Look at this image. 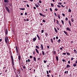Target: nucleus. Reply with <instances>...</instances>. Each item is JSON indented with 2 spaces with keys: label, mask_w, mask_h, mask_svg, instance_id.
I'll list each match as a JSON object with an SVG mask.
<instances>
[{
  "label": "nucleus",
  "mask_w": 77,
  "mask_h": 77,
  "mask_svg": "<svg viewBox=\"0 0 77 77\" xmlns=\"http://www.w3.org/2000/svg\"><path fill=\"white\" fill-rule=\"evenodd\" d=\"M6 10H7L8 12H9V9L8 7H6Z\"/></svg>",
  "instance_id": "nucleus-2"
},
{
  "label": "nucleus",
  "mask_w": 77,
  "mask_h": 77,
  "mask_svg": "<svg viewBox=\"0 0 77 77\" xmlns=\"http://www.w3.org/2000/svg\"><path fill=\"white\" fill-rule=\"evenodd\" d=\"M57 22L56 23L57 24H59V21H58L57 20Z\"/></svg>",
  "instance_id": "nucleus-26"
},
{
  "label": "nucleus",
  "mask_w": 77,
  "mask_h": 77,
  "mask_svg": "<svg viewBox=\"0 0 77 77\" xmlns=\"http://www.w3.org/2000/svg\"><path fill=\"white\" fill-rule=\"evenodd\" d=\"M54 14L55 16H56V17H57V14H56V13L54 12Z\"/></svg>",
  "instance_id": "nucleus-42"
},
{
  "label": "nucleus",
  "mask_w": 77,
  "mask_h": 77,
  "mask_svg": "<svg viewBox=\"0 0 77 77\" xmlns=\"http://www.w3.org/2000/svg\"><path fill=\"white\" fill-rule=\"evenodd\" d=\"M58 38H59L58 37V36L56 37V39H58Z\"/></svg>",
  "instance_id": "nucleus-61"
},
{
  "label": "nucleus",
  "mask_w": 77,
  "mask_h": 77,
  "mask_svg": "<svg viewBox=\"0 0 77 77\" xmlns=\"http://www.w3.org/2000/svg\"><path fill=\"white\" fill-rule=\"evenodd\" d=\"M4 2L5 3H9V0H4Z\"/></svg>",
  "instance_id": "nucleus-3"
},
{
  "label": "nucleus",
  "mask_w": 77,
  "mask_h": 77,
  "mask_svg": "<svg viewBox=\"0 0 77 77\" xmlns=\"http://www.w3.org/2000/svg\"><path fill=\"white\" fill-rule=\"evenodd\" d=\"M41 47L42 50H43V45L42 44H41Z\"/></svg>",
  "instance_id": "nucleus-12"
},
{
  "label": "nucleus",
  "mask_w": 77,
  "mask_h": 77,
  "mask_svg": "<svg viewBox=\"0 0 77 77\" xmlns=\"http://www.w3.org/2000/svg\"><path fill=\"white\" fill-rule=\"evenodd\" d=\"M66 54L68 56H69V55H70V54H69V53H67Z\"/></svg>",
  "instance_id": "nucleus-36"
},
{
  "label": "nucleus",
  "mask_w": 77,
  "mask_h": 77,
  "mask_svg": "<svg viewBox=\"0 0 77 77\" xmlns=\"http://www.w3.org/2000/svg\"><path fill=\"white\" fill-rule=\"evenodd\" d=\"M69 24L70 26H71V22H70V21L69 20Z\"/></svg>",
  "instance_id": "nucleus-22"
},
{
  "label": "nucleus",
  "mask_w": 77,
  "mask_h": 77,
  "mask_svg": "<svg viewBox=\"0 0 77 77\" xmlns=\"http://www.w3.org/2000/svg\"><path fill=\"white\" fill-rule=\"evenodd\" d=\"M74 51L75 53L76 54H77V51H76L75 49H74Z\"/></svg>",
  "instance_id": "nucleus-13"
},
{
  "label": "nucleus",
  "mask_w": 77,
  "mask_h": 77,
  "mask_svg": "<svg viewBox=\"0 0 77 77\" xmlns=\"http://www.w3.org/2000/svg\"><path fill=\"white\" fill-rule=\"evenodd\" d=\"M61 22L63 25H64V22L63 21V20H61Z\"/></svg>",
  "instance_id": "nucleus-15"
},
{
  "label": "nucleus",
  "mask_w": 77,
  "mask_h": 77,
  "mask_svg": "<svg viewBox=\"0 0 77 77\" xmlns=\"http://www.w3.org/2000/svg\"><path fill=\"white\" fill-rule=\"evenodd\" d=\"M33 8L34 9H36V7H34Z\"/></svg>",
  "instance_id": "nucleus-64"
},
{
  "label": "nucleus",
  "mask_w": 77,
  "mask_h": 77,
  "mask_svg": "<svg viewBox=\"0 0 77 77\" xmlns=\"http://www.w3.org/2000/svg\"><path fill=\"white\" fill-rule=\"evenodd\" d=\"M39 14L40 15H41V16H42V14L41 13H39Z\"/></svg>",
  "instance_id": "nucleus-50"
},
{
  "label": "nucleus",
  "mask_w": 77,
  "mask_h": 77,
  "mask_svg": "<svg viewBox=\"0 0 77 77\" xmlns=\"http://www.w3.org/2000/svg\"><path fill=\"white\" fill-rule=\"evenodd\" d=\"M16 51H17V54H18V50Z\"/></svg>",
  "instance_id": "nucleus-56"
},
{
  "label": "nucleus",
  "mask_w": 77,
  "mask_h": 77,
  "mask_svg": "<svg viewBox=\"0 0 77 77\" xmlns=\"http://www.w3.org/2000/svg\"><path fill=\"white\" fill-rule=\"evenodd\" d=\"M61 7H63V8H65V6H63V5H61Z\"/></svg>",
  "instance_id": "nucleus-51"
},
{
  "label": "nucleus",
  "mask_w": 77,
  "mask_h": 77,
  "mask_svg": "<svg viewBox=\"0 0 77 77\" xmlns=\"http://www.w3.org/2000/svg\"><path fill=\"white\" fill-rule=\"evenodd\" d=\"M43 22V23H45V22L46 21L45 20H42Z\"/></svg>",
  "instance_id": "nucleus-38"
},
{
  "label": "nucleus",
  "mask_w": 77,
  "mask_h": 77,
  "mask_svg": "<svg viewBox=\"0 0 77 77\" xmlns=\"http://www.w3.org/2000/svg\"><path fill=\"white\" fill-rule=\"evenodd\" d=\"M8 30L6 29V35H8Z\"/></svg>",
  "instance_id": "nucleus-25"
},
{
  "label": "nucleus",
  "mask_w": 77,
  "mask_h": 77,
  "mask_svg": "<svg viewBox=\"0 0 77 77\" xmlns=\"http://www.w3.org/2000/svg\"><path fill=\"white\" fill-rule=\"evenodd\" d=\"M55 10L56 11H57V8H55Z\"/></svg>",
  "instance_id": "nucleus-59"
},
{
  "label": "nucleus",
  "mask_w": 77,
  "mask_h": 77,
  "mask_svg": "<svg viewBox=\"0 0 77 77\" xmlns=\"http://www.w3.org/2000/svg\"><path fill=\"white\" fill-rule=\"evenodd\" d=\"M35 40H36V38H35L33 39V41L35 42Z\"/></svg>",
  "instance_id": "nucleus-21"
},
{
  "label": "nucleus",
  "mask_w": 77,
  "mask_h": 77,
  "mask_svg": "<svg viewBox=\"0 0 77 77\" xmlns=\"http://www.w3.org/2000/svg\"><path fill=\"white\" fill-rule=\"evenodd\" d=\"M54 29L56 33H57V29H56V28H54Z\"/></svg>",
  "instance_id": "nucleus-9"
},
{
  "label": "nucleus",
  "mask_w": 77,
  "mask_h": 77,
  "mask_svg": "<svg viewBox=\"0 0 77 77\" xmlns=\"http://www.w3.org/2000/svg\"><path fill=\"white\" fill-rule=\"evenodd\" d=\"M47 76H48V77H50V75H47Z\"/></svg>",
  "instance_id": "nucleus-63"
},
{
  "label": "nucleus",
  "mask_w": 77,
  "mask_h": 77,
  "mask_svg": "<svg viewBox=\"0 0 77 77\" xmlns=\"http://www.w3.org/2000/svg\"><path fill=\"white\" fill-rule=\"evenodd\" d=\"M11 58L12 60L13 61V60H14V59H13V56L12 55H11Z\"/></svg>",
  "instance_id": "nucleus-28"
},
{
  "label": "nucleus",
  "mask_w": 77,
  "mask_h": 77,
  "mask_svg": "<svg viewBox=\"0 0 77 77\" xmlns=\"http://www.w3.org/2000/svg\"><path fill=\"white\" fill-rule=\"evenodd\" d=\"M25 15H27V12L25 13Z\"/></svg>",
  "instance_id": "nucleus-55"
},
{
  "label": "nucleus",
  "mask_w": 77,
  "mask_h": 77,
  "mask_svg": "<svg viewBox=\"0 0 77 77\" xmlns=\"http://www.w3.org/2000/svg\"><path fill=\"white\" fill-rule=\"evenodd\" d=\"M33 59H34V61H35V62H36V58H35V57H33Z\"/></svg>",
  "instance_id": "nucleus-27"
},
{
  "label": "nucleus",
  "mask_w": 77,
  "mask_h": 77,
  "mask_svg": "<svg viewBox=\"0 0 77 77\" xmlns=\"http://www.w3.org/2000/svg\"><path fill=\"white\" fill-rule=\"evenodd\" d=\"M69 12H71V10L70 8H69L68 10Z\"/></svg>",
  "instance_id": "nucleus-14"
},
{
  "label": "nucleus",
  "mask_w": 77,
  "mask_h": 77,
  "mask_svg": "<svg viewBox=\"0 0 77 77\" xmlns=\"http://www.w3.org/2000/svg\"><path fill=\"white\" fill-rule=\"evenodd\" d=\"M18 59L19 60H21V57H20V55H19L18 56Z\"/></svg>",
  "instance_id": "nucleus-19"
},
{
  "label": "nucleus",
  "mask_w": 77,
  "mask_h": 77,
  "mask_svg": "<svg viewBox=\"0 0 77 77\" xmlns=\"http://www.w3.org/2000/svg\"><path fill=\"white\" fill-rule=\"evenodd\" d=\"M57 7H58V8H61V6H60L59 5H57Z\"/></svg>",
  "instance_id": "nucleus-24"
},
{
  "label": "nucleus",
  "mask_w": 77,
  "mask_h": 77,
  "mask_svg": "<svg viewBox=\"0 0 77 77\" xmlns=\"http://www.w3.org/2000/svg\"><path fill=\"white\" fill-rule=\"evenodd\" d=\"M73 59L74 58H73V57H72L71 58V60H73Z\"/></svg>",
  "instance_id": "nucleus-48"
},
{
  "label": "nucleus",
  "mask_w": 77,
  "mask_h": 77,
  "mask_svg": "<svg viewBox=\"0 0 77 77\" xmlns=\"http://www.w3.org/2000/svg\"><path fill=\"white\" fill-rule=\"evenodd\" d=\"M46 72H47V74H49V73H48V71H47Z\"/></svg>",
  "instance_id": "nucleus-47"
},
{
  "label": "nucleus",
  "mask_w": 77,
  "mask_h": 77,
  "mask_svg": "<svg viewBox=\"0 0 77 77\" xmlns=\"http://www.w3.org/2000/svg\"><path fill=\"white\" fill-rule=\"evenodd\" d=\"M71 21H72V22H74V19L73 18H72L71 20Z\"/></svg>",
  "instance_id": "nucleus-31"
},
{
  "label": "nucleus",
  "mask_w": 77,
  "mask_h": 77,
  "mask_svg": "<svg viewBox=\"0 0 77 77\" xmlns=\"http://www.w3.org/2000/svg\"><path fill=\"white\" fill-rule=\"evenodd\" d=\"M28 62H30V59H28Z\"/></svg>",
  "instance_id": "nucleus-62"
},
{
  "label": "nucleus",
  "mask_w": 77,
  "mask_h": 77,
  "mask_svg": "<svg viewBox=\"0 0 77 77\" xmlns=\"http://www.w3.org/2000/svg\"><path fill=\"white\" fill-rule=\"evenodd\" d=\"M26 21H29V20L28 19H27L26 20Z\"/></svg>",
  "instance_id": "nucleus-52"
},
{
  "label": "nucleus",
  "mask_w": 77,
  "mask_h": 77,
  "mask_svg": "<svg viewBox=\"0 0 77 77\" xmlns=\"http://www.w3.org/2000/svg\"><path fill=\"white\" fill-rule=\"evenodd\" d=\"M66 30L69 31H71V30H70V29H69V28H66Z\"/></svg>",
  "instance_id": "nucleus-11"
},
{
  "label": "nucleus",
  "mask_w": 77,
  "mask_h": 77,
  "mask_svg": "<svg viewBox=\"0 0 77 77\" xmlns=\"http://www.w3.org/2000/svg\"><path fill=\"white\" fill-rule=\"evenodd\" d=\"M68 18L67 17H66V21H68Z\"/></svg>",
  "instance_id": "nucleus-45"
},
{
  "label": "nucleus",
  "mask_w": 77,
  "mask_h": 77,
  "mask_svg": "<svg viewBox=\"0 0 77 77\" xmlns=\"http://www.w3.org/2000/svg\"><path fill=\"white\" fill-rule=\"evenodd\" d=\"M56 59L57 60V61H58V60H59V58H58V57L56 56Z\"/></svg>",
  "instance_id": "nucleus-8"
},
{
  "label": "nucleus",
  "mask_w": 77,
  "mask_h": 77,
  "mask_svg": "<svg viewBox=\"0 0 77 77\" xmlns=\"http://www.w3.org/2000/svg\"><path fill=\"white\" fill-rule=\"evenodd\" d=\"M50 11H51V12L53 11L52 10V9H51V8H50Z\"/></svg>",
  "instance_id": "nucleus-41"
},
{
  "label": "nucleus",
  "mask_w": 77,
  "mask_h": 77,
  "mask_svg": "<svg viewBox=\"0 0 77 77\" xmlns=\"http://www.w3.org/2000/svg\"><path fill=\"white\" fill-rule=\"evenodd\" d=\"M70 67V66H69V65L67 64V66L66 67L67 68H69Z\"/></svg>",
  "instance_id": "nucleus-10"
},
{
  "label": "nucleus",
  "mask_w": 77,
  "mask_h": 77,
  "mask_svg": "<svg viewBox=\"0 0 77 77\" xmlns=\"http://www.w3.org/2000/svg\"><path fill=\"white\" fill-rule=\"evenodd\" d=\"M51 42L52 43H53V39L52 38H51Z\"/></svg>",
  "instance_id": "nucleus-34"
},
{
  "label": "nucleus",
  "mask_w": 77,
  "mask_h": 77,
  "mask_svg": "<svg viewBox=\"0 0 77 77\" xmlns=\"http://www.w3.org/2000/svg\"><path fill=\"white\" fill-rule=\"evenodd\" d=\"M8 37L6 38V37H5V41L6 43H8Z\"/></svg>",
  "instance_id": "nucleus-1"
},
{
  "label": "nucleus",
  "mask_w": 77,
  "mask_h": 77,
  "mask_svg": "<svg viewBox=\"0 0 77 77\" xmlns=\"http://www.w3.org/2000/svg\"><path fill=\"white\" fill-rule=\"evenodd\" d=\"M73 66L75 67L76 66H77V64H76V63H75L73 64Z\"/></svg>",
  "instance_id": "nucleus-20"
},
{
  "label": "nucleus",
  "mask_w": 77,
  "mask_h": 77,
  "mask_svg": "<svg viewBox=\"0 0 77 77\" xmlns=\"http://www.w3.org/2000/svg\"><path fill=\"white\" fill-rule=\"evenodd\" d=\"M58 5H62V3L61 2L60 3L58 2Z\"/></svg>",
  "instance_id": "nucleus-39"
},
{
  "label": "nucleus",
  "mask_w": 77,
  "mask_h": 77,
  "mask_svg": "<svg viewBox=\"0 0 77 77\" xmlns=\"http://www.w3.org/2000/svg\"><path fill=\"white\" fill-rule=\"evenodd\" d=\"M26 6L27 7H29V5L28 4L26 5Z\"/></svg>",
  "instance_id": "nucleus-58"
},
{
  "label": "nucleus",
  "mask_w": 77,
  "mask_h": 77,
  "mask_svg": "<svg viewBox=\"0 0 77 77\" xmlns=\"http://www.w3.org/2000/svg\"><path fill=\"white\" fill-rule=\"evenodd\" d=\"M12 63H13V65H14V60H12Z\"/></svg>",
  "instance_id": "nucleus-57"
},
{
  "label": "nucleus",
  "mask_w": 77,
  "mask_h": 77,
  "mask_svg": "<svg viewBox=\"0 0 77 77\" xmlns=\"http://www.w3.org/2000/svg\"><path fill=\"white\" fill-rule=\"evenodd\" d=\"M35 6H36V8H38L39 7V6L37 4H35Z\"/></svg>",
  "instance_id": "nucleus-29"
},
{
  "label": "nucleus",
  "mask_w": 77,
  "mask_h": 77,
  "mask_svg": "<svg viewBox=\"0 0 77 77\" xmlns=\"http://www.w3.org/2000/svg\"><path fill=\"white\" fill-rule=\"evenodd\" d=\"M44 63H46V62H47V61L44 60Z\"/></svg>",
  "instance_id": "nucleus-43"
},
{
  "label": "nucleus",
  "mask_w": 77,
  "mask_h": 77,
  "mask_svg": "<svg viewBox=\"0 0 77 77\" xmlns=\"http://www.w3.org/2000/svg\"><path fill=\"white\" fill-rule=\"evenodd\" d=\"M19 9H20V10H25V8H19Z\"/></svg>",
  "instance_id": "nucleus-17"
},
{
  "label": "nucleus",
  "mask_w": 77,
  "mask_h": 77,
  "mask_svg": "<svg viewBox=\"0 0 77 77\" xmlns=\"http://www.w3.org/2000/svg\"><path fill=\"white\" fill-rule=\"evenodd\" d=\"M47 47L48 48H50V47L49 46H47Z\"/></svg>",
  "instance_id": "nucleus-53"
},
{
  "label": "nucleus",
  "mask_w": 77,
  "mask_h": 77,
  "mask_svg": "<svg viewBox=\"0 0 77 77\" xmlns=\"http://www.w3.org/2000/svg\"><path fill=\"white\" fill-rule=\"evenodd\" d=\"M63 54L64 55H65L66 54V53H63Z\"/></svg>",
  "instance_id": "nucleus-54"
},
{
  "label": "nucleus",
  "mask_w": 77,
  "mask_h": 77,
  "mask_svg": "<svg viewBox=\"0 0 77 77\" xmlns=\"http://www.w3.org/2000/svg\"><path fill=\"white\" fill-rule=\"evenodd\" d=\"M62 15L63 16V17H65V14H64L63 13L62 14Z\"/></svg>",
  "instance_id": "nucleus-40"
},
{
  "label": "nucleus",
  "mask_w": 77,
  "mask_h": 77,
  "mask_svg": "<svg viewBox=\"0 0 77 77\" xmlns=\"http://www.w3.org/2000/svg\"><path fill=\"white\" fill-rule=\"evenodd\" d=\"M44 30H42V33H44Z\"/></svg>",
  "instance_id": "nucleus-46"
},
{
  "label": "nucleus",
  "mask_w": 77,
  "mask_h": 77,
  "mask_svg": "<svg viewBox=\"0 0 77 77\" xmlns=\"http://www.w3.org/2000/svg\"><path fill=\"white\" fill-rule=\"evenodd\" d=\"M62 61H63V62H66V60H65L64 59H63L62 60Z\"/></svg>",
  "instance_id": "nucleus-44"
},
{
  "label": "nucleus",
  "mask_w": 77,
  "mask_h": 77,
  "mask_svg": "<svg viewBox=\"0 0 77 77\" xmlns=\"http://www.w3.org/2000/svg\"><path fill=\"white\" fill-rule=\"evenodd\" d=\"M58 17L59 18V19H60V15L58 14H57Z\"/></svg>",
  "instance_id": "nucleus-16"
},
{
  "label": "nucleus",
  "mask_w": 77,
  "mask_h": 77,
  "mask_svg": "<svg viewBox=\"0 0 77 77\" xmlns=\"http://www.w3.org/2000/svg\"><path fill=\"white\" fill-rule=\"evenodd\" d=\"M35 51H36V52H37V53L39 54V51H38V50L37 49L35 48Z\"/></svg>",
  "instance_id": "nucleus-6"
},
{
  "label": "nucleus",
  "mask_w": 77,
  "mask_h": 77,
  "mask_svg": "<svg viewBox=\"0 0 77 77\" xmlns=\"http://www.w3.org/2000/svg\"><path fill=\"white\" fill-rule=\"evenodd\" d=\"M16 51H18V47H17V46L16 47Z\"/></svg>",
  "instance_id": "nucleus-33"
},
{
  "label": "nucleus",
  "mask_w": 77,
  "mask_h": 77,
  "mask_svg": "<svg viewBox=\"0 0 77 77\" xmlns=\"http://www.w3.org/2000/svg\"><path fill=\"white\" fill-rule=\"evenodd\" d=\"M39 3H42V2H41V1L39 0Z\"/></svg>",
  "instance_id": "nucleus-49"
},
{
  "label": "nucleus",
  "mask_w": 77,
  "mask_h": 77,
  "mask_svg": "<svg viewBox=\"0 0 77 77\" xmlns=\"http://www.w3.org/2000/svg\"><path fill=\"white\" fill-rule=\"evenodd\" d=\"M64 33H65V34H66V35H68V33L67 32H66L64 31Z\"/></svg>",
  "instance_id": "nucleus-7"
},
{
  "label": "nucleus",
  "mask_w": 77,
  "mask_h": 77,
  "mask_svg": "<svg viewBox=\"0 0 77 77\" xmlns=\"http://www.w3.org/2000/svg\"><path fill=\"white\" fill-rule=\"evenodd\" d=\"M29 57H30V58H32V56H30Z\"/></svg>",
  "instance_id": "nucleus-60"
},
{
  "label": "nucleus",
  "mask_w": 77,
  "mask_h": 77,
  "mask_svg": "<svg viewBox=\"0 0 77 77\" xmlns=\"http://www.w3.org/2000/svg\"><path fill=\"white\" fill-rule=\"evenodd\" d=\"M60 41H61L60 40V39H59L58 41V43H60Z\"/></svg>",
  "instance_id": "nucleus-32"
},
{
  "label": "nucleus",
  "mask_w": 77,
  "mask_h": 77,
  "mask_svg": "<svg viewBox=\"0 0 77 77\" xmlns=\"http://www.w3.org/2000/svg\"><path fill=\"white\" fill-rule=\"evenodd\" d=\"M23 68H24V69H26V66H23Z\"/></svg>",
  "instance_id": "nucleus-35"
},
{
  "label": "nucleus",
  "mask_w": 77,
  "mask_h": 77,
  "mask_svg": "<svg viewBox=\"0 0 77 77\" xmlns=\"http://www.w3.org/2000/svg\"><path fill=\"white\" fill-rule=\"evenodd\" d=\"M35 47L38 49H39V48L38 46H36Z\"/></svg>",
  "instance_id": "nucleus-23"
},
{
  "label": "nucleus",
  "mask_w": 77,
  "mask_h": 77,
  "mask_svg": "<svg viewBox=\"0 0 77 77\" xmlns=\"http://www.w3.org/2000/svg\"><path fill=\"white\" fill-rule=\"evenodd\" d=\"M56 51H53V54H54V55H55V54H56Z\"/></svg>",
  "instance_id": "nucleus-4"
},
{
  "label": "nucleus",
  "mask_w": 77,
  "mask_h": 77,
  "mask_svg": "<svg viewBox=\"0 0 77 77\" xmlns=\"http://www.w3.org/2000/svg\"><path fill=\"white\" fill-rule=\"evenodd\" d=\"M45 34V35H46V37H47V36H48V33H46Z\"/></svg>",
  "instance_id": "nucleus-37"
},
{
  "label": "nucleus",
  "mask_w": 77,
  "mask_h": 77,
  "mask_svg": "<svg viewBox=\"0 0 77 77\" xmlns=\"http://www.w3.org/2000/svg\"><path fill=\"white\" fill-rule=\"evenodd\" d=\"M42 54L43 55V56H44L45 55V53L43 51H42Z\"/></svg>",
  "instance_id": "nucleus-18"
},
{
  "label": "nucleus",
  "mask_w": 77,
  "mask_h": 77,
  "mask_svg": "<svg viewBox=\"0 0 77 77\" xmlns=\"http://www.w3.org/2000/svg\"><path fill=\"white\" fill-rule=\"evenodd\" d=\"M51 4L52 7H53V6H54V5L53 4L51 3Z\"/></svg>",
  "instance_id": "nucleus-30"
},
{
  "label": "nucleus",
  "mask_w": 77,
  "mask_h": 77,
  "mask_svg": "<svg viewBox=\"0 0 77 77\" xmlns=\"http://www.w3.org/2000/svg\"><path fill=\"white\" fill-rule=\"evenodd\" d=\"M37 36L38 38V39H39V40L40 41L41 39H40V37H39V36L38 35H37Z\"/></svg>",
  "instance_id": "nucleus-5"
}]
</instances>
